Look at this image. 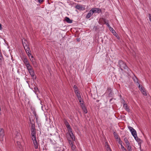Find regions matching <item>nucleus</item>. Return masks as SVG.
<instances>
[{"label": "nucleus", "mask_w": 151, "mask_h": 151, "mask_svg": "<svg viewBox=\"0 0 151 151\" xmlns=\"http://www.w3.org/2000/svg\"><path fill=\"white\" fill-rule=\"evenodd\" d=\"M34 92L36 94H37V92H39V90L38 89L37 87H35H35H34Z\"/></svg>", "instance_id": "f3484780"}, {"label": "nucleus", "mask_w": 151, "mask_h": 151, "mask_svg": "<svg viewBox=\"0 0 151 151\" xmlns=\"http://www.w3.org/2000/svg\"><path fill=\"white\" fill-rule=\"evenodd\" d=\"M99 100H97L96 101V102H99Z\"/></svg>", "instance_id": "3c124183"}, {"label": "nucleus", "mask_w": 151, "mask_h": 151, "mask_svg": "<svg viewBox=\"0 0 151 151\" xmlns=\"http://www.w3.org/2000/svg\"><path fill=\"white\" fill-rule=\"evenodd\" d=\"M24 48L26 51H28L30 50V48L29 46L24 47Z\"/></svg>", "instance_id": "cd10ccee"}, {"label": "nucleus", "mask_w": 151, "mask_h": 151, "mask_svg": "<svg viewBox=\"0 0 151 151\" xmlns=\"http://www.w3.org/2000/svg\"><path fill=\"white\" fill-rule=\"evenodd\" d=\"M132 135L134 137L135 136H136L137 134L136 130L134 129V131H133L131 133Z\"/></svg>", "instance_id": "4be33fe9"}, {"label": "nucleus", "mask_w": 151, "mask_h": 151, "mask_svg": "<svg viewBox=\"0 0 151 151\" xmlns=\"http://www.w3.org/2000/svg\"><path fill=\"white\" fill-rule=\"evenodd\" d=\"M95 8L96 9H95V10H96V12L99 13L102 12L101 10L99 8Z\"/></svg>", "instance_id": "2eb2a0df"}, {"label": "nucleus", "mask_w": 151, "mask_h": 151, "mask_svg": "<svg viewBox=\"0 0 151 151\" xmlns=\"http://www.w3.org/2000/svg\"><path fill=\"white\" fill-rule=\"evenodd\" d=\"M93 29H94V30H95V31H96L98 29V28H97V27L96 26H94V27H93Z\"/></svg>", "instance_id": "58836bf2"}, {"label": "nucleus", "mask_w": 151, "mask_h": 151, "mask_svg": "<svg viewBox=\"0 0 151 151\" xmlns=\"http://www.w3.org/2000/svg\"><path fill=\"white\" fill-rule=\"evenodd\" d=\"M65 20L68 23H71L72 22L73 20L70 19L69 17H65Z\"/></svg>", "instance_id": "f8f14e48"}, {"label": "nucleus", "mask_w": 151, "mask_h": 151, "mask_svg": "<svg viewBox=\"0 0 151 151\" xmlns=\"http://www.w3.org/2000/svg\"><path fill=\"white\" fill-rule=\"evenodd\" d=\"M63 122L64 124L65 125L66 127L68 129V131H71L72 129L71 127H70V124H69L68 122L65 119H64L63 120Z\"/></svg>", "instance_id": "7ed1b4c3"}, {"label": "nucleus", "mask_w": 151, "mask_h": 151, "mask_svg": "<svg viewBox=\"0 0 151 151\" xmlns=\"http://www.w3.org/2000/svg\"><path fill=\"white\" fill-rule=\"evenodd\" d=\"M74 91L75 93H77L78 92V89L76 85H74L73 87Z\"/></svg>", "instance_id": "dca6fc26"}, {"label": "nucleus", "mask_w": 151, "mask_h": 151, "mask_svg": "<svg viewBox=\"0 0 151 151\" xmlns=\"http://www.w3.org/2000/svg\"><path fill=\"white\" fill-rule=\"evenodd\" d=\"M4 60V58L2 56H0V65H1L2 64V63Z\"/></svg>", "instance_id": "aec40b11"}, {"label": "nucleus", "mask_w": 151, "mask_h": 151, "mask_svg": "<svg viewBox=\"0 0 151 151\" xmlns=\"http://www.w3.org/2000/svg\"><path fill=\"white\" fill-rule=\"evenodd\" d=\"M82 109L83 110V112L85 113L86 114L87 113V109L85 107H83Z\"/></svg>", "instance_id": "c756f323"}, {"label": "nucleus", "mask_w": 151, "mask_h": 151, "mask_svg": "<svg viewBox=\"0 0 151 151\" xmlns=\"http://www.w3.org/2000/svg\"><path fill=\"white\" fill-rule=\"evenodd\" d=\"M128 127L131 133L133 131H134V129L133 127L130 126H128Z\"/></svg>", "instance_id": "c85d7f7f"}, {"label": "nucleus", "mask_w": 151, "mask_h": 151, "mask_svg": "<svg viewBox=\"0 0 151 151\" xmlns=\"http://www.w3.org/2000/svg\"><path fill=\"white\" fill-rule=\"evenodd\" d=\"M104 22L105 24H106V23H107L106 22V19H104Z\"/></svg>", "instance_id": "de8ad7c7"}, {"label": "nucleus", "mask_w": 151, "mask_h": 151, "mask_svg": "<svg viewBox=\"0 0 151 151\" xmlns=\"http://www.w3.org/2000/svg\"><path fill=\"white\" fill-rule=\"evenodd\" d=\"M95 9H96L95 8H92L90 10L88 13L86 15V18L87 19L89 18L93 15V13H96Z\"/></svg>", "instance_id": "f03ea898"}, {"label": "nucleus", "mask_w": 151, "mask_h": 151, "mask_svg": "<svg viewBox=\"0 0 151 151\" xmlns=\"http://www.w3.org/2000/svg\"><path fill=\"white\" fill-rule=\"evenodd\" d=\"M81 99H82V98H81V99H80V100H78L79 101V102L80 103V104L81 103H82V101H81ZM82 102H83V101H82Z\"/></svg>", "instance_id": "37998d69"}, {"label": "nucleus", "mask_w": 151, "mask_h": 151, "mask_svg": "<svg viewBox=\"0 0 151 151\" xmlns=\"http://www.w3.org/2000/svg\"><path fill=\"white\" fill-rule=\"evenodd\" d=\"M77 96V97L78 100H80V99L81 98V96L80 95V93L78 92L77 93H75Z\"/></svg>", "instance_id": "6ab92c4d"}, {"label": "nucleus", "mask_w": 151, "mask_h": 151, "mask_svg": "<svg viewBox=\"0 0 151 151\" xmlns=\"http://www.w3.org/2000/svg\"><path fill=\"white\" fill-rule=\"evenodd\" d=\"M110 30L112 31V32L113 34L115 33V31L113 29V28L112 27H110Z\"/></svg>", "instance_id": "7c9ffc66"}, {"label": "nucleus", "mask_w": 151, "mask_h": 151, "mask_svg": "<svg viewBox=\"0 0 151 151\" xmlns=\"http://www.w3.org/2000/svg\"><path fill=\"white\" fill-rule=\"evenodd\" d=\"M27 53V54L28 56H29L30 55H31V53H30V51H26Z\"/></svg>", "instance_id": "4c0bfd02"}, {"label": "nucleus", "mask_w": 151, "mask_h": 151, "mask_svg": "<svg viewBox=\"0 0 151 151\" xmlns=\"http://www.w3.org/2000/svg\"><path fill=\"white\" fill-rule=\"evenodd\" d=\"M68 132L69 133V135L72 140L74 141L75 140V138L72 132V130L71 129V130L70 132L68 131Z\"/></svg>", "instance_id": "1a4fd4ad"}, {"label": "nucleus", "mask_w": 151, "mask_h": 151, "mask_svg": "<svg viewBox=\"0 0 151 151\" xmlns=\"http://www.w3.org/2000/svg\"><path fill=\"white\" fill-rule=\"evenodd\" d=\"M32 140L33 141V144L34 145L35 147V149H37L38 148V143L36 140V137L32 138Z\"/></svg>", "instance_id": "39448f33"}, {"label": "nucleus", "mask_w": 151, "mask_h": 151, "mask_svg": "<svg viewBox=\"0 0 151 151\" xmlns=\"http://www.w3.org/2000/svg\"><path fill=\"white\" fill-rule=\"evenodd\" d=\"M16 142L17 143V145H19L20 143V142H19L18 141H16Z\"/></svg>", "instance_id": "c03bdc74"}, {"label": "nucleus", "mask_w": 151, "mask_h": 151, "mask_svg": "<svg viewBox=\"0 0 151 151\" xmlns=\"http://www.w3.org/2000/svg\"><path fill=\"white\" fill-rule=\"evenodd\" d=\"M134 137L135 139L136 140V141L138 142V144L140 146V148H141V143L142 142V141L140 139L138 138V137L137 136V135L136 136H135Z\"/></svg>", "instance_id": "423d86ee"}, {"label": "nucleus", "mask_w": 151, "mask_h": 151, "mask_svg": "<svg viewBox=\"0 0 151 151\" xmlns=\"http://www.w3.org/2000/svg\"><path fill=\"white\" fill-rule=\"evenodd\" d=\"M106 25L108 27H109L110 28V25H109V23H108V22H107V23H106Z\"/></svg>", "instance_id": "a18cd8bd"}, {"label": "nucleus", "mask_w": 151, "mask_h": 151, "mask_svg": "<svg viewBox=\"0 0 151 151\" xmlns=\"http://www.w3.org/2000/svg\"><path fill=\"white\" fill-rule=\"evenodd\" d=\"M80 105L82 108L85 107V104L83 103H81Z\"/></svg>", "instance_id": "c9c22d12"}, {"label": "nucleus", "mask_w": 151, "mask_h": 151, "mask_svg": "<svg viewBox=\"0 0 151 151\" xmlns=\"http://www.w3.org/2000/svg\"><path fill=\"white\" fill-rule=\"evenodd\" d=\"M121 148L123 151H127L126 149L124 148L123 145H122Z\"/></svg>", "instance_id": "72a5a7b5"}, {"label": "nucleus", "mask_w": 151, "mask_h": 151, "mask_svg": "<svg viewBox=\"0 0 151 151\" xmlns=\"http://www.w3.org/2000/svg\"><path fill=\"white\" fill-rule=\"evenodd\" d=\"M107 92L109 93L108 96L109 97H112L113 96L114 93L112 92V90L111 88H109Z\"/></svg>", "instance_id": "0eeeda50"}, {"label": "nucleus", "mask_w": 151, "mask_h": 151, "mask_svg": "<svg viewBox=\"0 0 151 151\" xmlns=\"http://www.w3.org/2000/svg\"><path fill=\"white\" fill-rule=\"evenodd\" d=\"M26 66L28 70L33 68L32 66L30 64L28 65H27Z\"/></svg>", "instance_id": "a211bd4d"}, {"label": "nucleus", "mask_w": 151, "mask_h": 151, "mask_svg": "<svg viewBox=\"0 0 151 151\" xmlns=\"http://www.w3.org/2000/svg\"><path fill=\"white\" fill-rule=\"evenodd\" d=\"M123 101L124 102L123 106L124 108H125L126 110L128 112H129L130 111L129 109V108L128 106L127 105V104L125 102V101L124 100H123Z\"/></svg>", "instance_id": "6e6552de"}, {"label": "nucleus", "mask_w": 151, "mask_h": 151, "mask_svg": "<svg viewBox=\"0 0 151 151\" xmlns=\"http://www.w3.org/2000/svg\"><path fill=\"white\" fill-rule=\"evenodd\" d=\"M28 71L29 73L30 74H32L34 73V70L33 68L29 70Z\"/></svg>", "instance_id": "5701e85b"}, {"label": "nucleus", "mask_w": 151, "mask_h": 151, "mask_svg": "<svg viewBox=\"0 0 151 151\" xmlns=\"http://www.w3.org/2000/svg\"><path fill=\"white\" fill-rule=\"evenodd\" d=\"M38 1L40 3H41L43 2V0H38Z\"/></svg>", "instance_id": "79ce46f5"}, {"label": "nucleus", "mask_w": 151, "mask_h": 151, "mask_svg": "<svg viewBox=\"0 0 151 151\" xmlns=\"http://www.w3.org/2000/svg\"><path fill=\"white\" fill-rule=\"evenodd\" d=\"M76 8L78 9L79 10H83L84 9V7H83L82 5L78 4L76 6Z\"/></svg>", "instance_id": "9b49d317"}, {"label": "nucleus", "mask_w": 151, "mask_h": 151, "mask_svg": "<svg viewBox=\"0 0 151 151\" xmlns=\"http://www.w3.org/2000/svg\"><path fill=\"white\" fill-rule=\"evenodd\" d=\"M4 136V130L2 128L0 129V140L2 141Z\"/></svg>", "instance_id": "20e7f679"}, {"label": "nucleus", "mask_w": 151, "mask_h": 151, "mask_svg": "<svg viewBox=\"0 0 151 151\" xmlns=\"http://www.w3.org/2000/svg\"><path fill=\"white\" fill-rule=\"evenodd\" d=\"M2 29V27H1V24H0V30H1Z\"/></svg>", "instance_id": "49530a36"}, {"label": "nucleus", "mask_w": 151, "mask_h": 151, "mask_svg": "<svg viewBox=\"0 0 151 151\" xmlns=\"http://www.w3.org/2000/svg\"><path fill=\"white\" fill-rule=\"evenodd\" d=\"M113 134H114V135L115 137V138H116V139H118V135H117L116 133L115 132H114Z\"/></svg>", "instance_id": "473e14b6"}, {"label": "nucleus", "mask_w": 151, "mask_h": 151, "mask_svg": "<svg viewBox=\"0 0 151 151\" xmlns=\"http://www.w3.org/2000/svg\"><path fill=\"white\" fill-rule=\"evenodd\" d=\"M141 91L142 93L144 95H145V96H147V93L145 91L144 88L143 89V90H141Z\"/></svg>", "instance_id": "a878e982"}, {"label": "nucleus", "mask_w": 151, "mask_h": 151, "mask_svg": "<svg viewBox=\"0 0 151 151\" xmlns=\"http://www.w3.org/2000/svg\"><path fill=\"white\" fill-rule=\"evenodd\" d=\"M31 130H36L35 127V124H33L32 123H31Z\"/></svg>", "instance_id": "412c9836"}, {"label": "nucleus", "mask_w": 151, "mask_h": 151, "mask_svg": "<svg viewBox=\"0 0 151 151\" xmlns=\"http://www.w3.org/2000/svg\"><path fill=\"white\" fill-rule=\"evenodd\" d=\"M124 140L126 143L127 145L130 144L127 138H124Z\"/></svg>", "instance_id": "b1692460"}, {"label": "nucleus", "mask_w": 151, "mask_h": 151, "mask_svg": "<svg viewBox=\"0 0 151 151\" xmlns=\"http://www.w3.org/2000/svg\"><path fill=\"white\" fill-rule=\"evenodd\" d=\"M22 60L25 66L29 64L28 60L26 58H24L23 59H22Z\"/></svg>", "instance_id": "9d476101"}, {"label": "nucleus", "mask_w": 151, "mask_h": 151, "mask_svg": "<svg viewBox=\"0 0 151 151\" xmlns=\"http://www.w3.org/2000/svg\"><path fill=\"white\" fill-rule=\"evenodd\" d=\"M31 135L33 137V138L36 137V130H31Z\"/></svg>", "instance_id": "ddd939ff"}, {"label": "nucleus", "mask_w": 151, "mask_h": 151, "mask_svg": "<svg viewBox=\"0 0 151 151\" xmlns=\"http://www.w3.org/2000/svg\"><path fill=\"white\" fill-rule=\"evenodd\" d=\"M127 148L128 151H132L131 147L130 146V144L127 145Z\"/></svg>", "instance_id": "393cba45"}, {"label": "nucleus", "mask_w": 151, "mask_h": 151, "mask_svg": "<svg viewBox=\"0 0 151 151\" xmlns=\"http://www.w3.org/2000/svg\"><path fill=\"white\" fill-rule=\"evenodd\" d=\"M22 43L24 47L28 46L27 42L25 39H24V41L22 40Z\"/></svg>", "instance_id": "4468645a"}, {"label": "nucleus", "mask_w": 151, "mask_h": 151, "mask_svg": "<svg viewBox=\"0 0 151 151\" xmlns=\"http://www.w3.org/2000/svg\"><path fill=\"white\" fill-rule=\"evenodd\" d=\"M138 87H139V89L140 91L141 90H143V89L144 88L142 86H141V85L140 84H139Z\"/></svg>", "instance_id": "2f4dec72"}, {"label": "nucleus", "mask_w": 151, "mask_h": 151, "mask_svg": "<svg viewBox=\"0 0 151 151\" xmlns=\"http://www.w3.org/2000/svg\"><path fill=\"white\" fill-rule=\"evenodd\" d=\"M118 63V65L122 70H124L126 72H129L130 70L126 65L125 63L121 60H119Z\"/></svg>", "instance_id": "f257e3e1"}, {"label": "nucleus", "mask_w": 151, "mask_h": 151, "mask_svg": "<svg viewBox=\"0 0 151 151\" xmlns=\"http://www.w3.org/2000/svg\"><path fill=\"white\" fill-rule=\"evenodd\" d=\"M112 100V99H110V100H109V101L110 102Z\"/></svg>", "instance_id": "603ef678"}, {"label": "nucleus", "mask_w": 151, "mask_h": 151, "mask_svg": "<svg viewBox=\"0 0 151 151\" xmlns=\"http://www.w3.org/2000/svg\"><path fill=\"white\" fill-rule=\"evenodd\" d=\"M69 143L71 145L72 149H73H73H74L75 146H73V142H71V141H70L69 142Z\"/></svg>", "instance_id": "bb28decb"}, {"label": "nucleus", "mask_w": 151, "mask_h": 151, "mask_svg": "<svg viewBox=\"0 0 151 151\" xmlns=\"http://www.w3.org/2000/svg\"><path fill=\"white\" fill-rule=\"evenodd\" d=\"M31 58H33V56L32 55L31 56Z\"/></svg>", "instance_id": "864d4df0"}, {"label": "nucleus", "mask_w": 151, "mask_h": 151, "mask_svg": "<svg viewBox=\"0 0 151 151\" xmlns=\"http://www.w3.org/2000/svg\"><path fill=\"white\" fill-rule=\"evenodd\" d=\"M31 76L32 79H33L35 78V79H36V76H35V78H34V77L35 76V73L32 74H30Z\"/></svg>", "instance_id": "f704fd0d"}, {"label": "nucleus", "mask_w": 151, "mask_h": 151, "mask_svg": "<svg viewBox=\"0 0 151 151\" xmlns=\"http://www.w3.org/2000/svg\"><path fill=\"white\" fill-rule=\"evenodd\" d=\"M0 56H2L1 51V52H0Z\"/></svg>", "instance_id": "8fccbe9b"}, {"label": "nucleus", "mask_w": 151, "mask_h": 151, "mask_svg": "<svg viewBox=\"0 0 151 151\" xmlns=\"http://www.w3.org/2000/svg\"><path fill=\"white\" fill-rule=\"evenodd\" d=\"M118 140H119V143L121 145V147L122 145V141L120 140V138H119Z\"/></svg>", "instance_id": "e433bc0d"}, {"label": "nucleus", "mask_w": 151, "mask_h": 151, "mask_svg": "<svg viewBox=\"0 0 151 151\" xmlns=\"http://www.w3.org/2000/svg\"><path fill=\"white\" fill-rule=\"evenodd\" d=\"M109 146H107V148H109L108 147H109Z\"/></svg>", "instance_id": "5fc2aeb1"}, {"label": "nucleus", "mask_w": 151, "mask_h": 151, "mask_svg": "<svg viewBox=\"0 0 151 151\" xmlns=\"http://www.w3.org/2000/svg\"><path fill=\"white\" fill-rule=\"evenodd\" d=\"M113 34V35H115V36H116V35H117V34L116 33V32H115V33H114V34Z\"/></svg>", "instance_id": "09e8293b"}, {"label": "nucleus", "mask_w": 151, "mask_h": 151, "mask_svg": "<svg viewBox=\"0 0 151 151\" xmlns=\"http://www.w3.org/2000/svg\"><path fill=\"white\" fill-rule=\"evenodd\" d=\"M149 20L151 22V15L150 14H149Z\"/></svg>", "instance_id": "a19ab883"}, {"label": "nucleus", "mask_w": 151, "mask_h": 151, "mask_svg": "<svg viewBox=\"0 0 151 151\" xmlns=\"http://www.w3.org/2000/svg\"><path fill=\"white\" fill-rule=\"evenodd\" d=\"M33 114L35 115V116L36 117L37 114H36V113L35 111H33Z\"/></svg>", "instance_id": "ea45409f"}]
</instances>
